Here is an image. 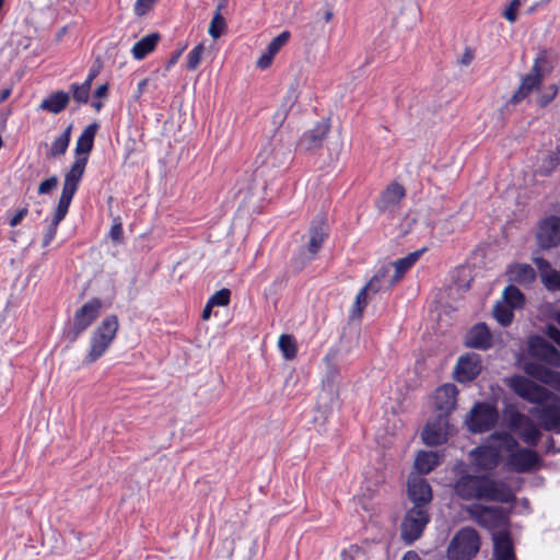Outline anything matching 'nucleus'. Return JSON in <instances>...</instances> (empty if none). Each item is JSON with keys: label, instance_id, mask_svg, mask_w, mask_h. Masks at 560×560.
Listing matches in <instances>:
<instances>
[{"label": "nucleus", "instance_id": "nucleus-1", "mask_svg": "<svg viewBox=\"0 0 560 560\" xmlns=\"http://www.w3.org/2000/svg\"><path fill=\"white\" fill-rule=\"evenodd\" d=\"M528 355L534 360H527L522 369L529 377L549 386L560 385V372L550 368H560V351L541 336H530L527 340Z\"/></svg>", "mask_w": 560, "mask_h": 560}, {"label": "nucleus", "instance_id": "nucleus-2", "mask_svg": "<svg viewBox=\"0 0 560 560\" xmlns=\"http://www.w3.org/2000/svg\"><path fill=\"white\" fill-rule=\"evenodd\" d=\"M489 441H500V446L509 452L506 466L510 470L523 474L536 468L540 463V457L532 448H518V442L508 432H494Z\"/></svg>", "mask_w": 560, "mask_h": 560}, {"label": "nucleus", "instance_id": "nucleus-3", "mask_svg": "<svg viewBox=\"0 0 560 560\" xmlns=\"http://www.w3.org/2000/svg\"><path fill=\"white\" fill-rule=\"evenodd\" d=\"M119 328L118 317L107 315L92 331L89 340V350L83 359L84 365H90L102 358L113 343Z\"/></svg>", "mask_w": 560, "mask_h": 560}, {"label": "nucleus", "instance_id": "nucleus-4", "mask_svg": "<svg viewBox=\"0 0 560 560\" xmlns=\"http://www.w3.org/2000/svg\"><path fill=\"white\" fill-rule=\"evenodd\" d=\"M505 384L515 395L532 404L542 405L552 397L549 389L524 375L515 374Z\"/></svg>", "mask_w": 560, "mask_h": 560}, {"label": "nucleus", "instance_id": "nucleus-5", "mask_svg": "<svg viewBox=\"0 0 560 560\" xmlns=\"http://www.w3.org/2000/svg\"><path fill=\"white\" fill-rule=\"evenodd\" d=\"M480 536L472 527H463L453 537L448 555L454 560H471L480 549Z\"/></svg>", "mask_w": 560, "mask_h": 560}, {"label": "nucleus", "instance_id": "nucleus-6", "mask_svg": "<svg viewBox=\"0 0 560 560\" xmlns=\"http://www.w3.org/2000/svg\"><path fill=\"white\" fill-rule=\"evenodd\" d=\"M102 301L93 298L78 308L73 315L72 326L65 332L69 342L73 343L96 320L102 310Z\"/></svg>", "mask_w": 560, "mask_h": 560}, {"label": "nucleus", "instance_id": "nucleus-7", "mask_svg": "<svg viewBox=\"0 0 560 560\" xmlns=\"http://www.w3.org/2000/svg\"><path fill=\"white\" fill-rule=\"evenodd\" d=\"M429 521L430 515L428 509H423L420 505L412 506L407 511L401 523V539L407 545L413 544L421 537Z\"/></svg>", "mask_w": 560, "mask_h": 560}, {"label": "nucleus", "instance_id": "nucleus-8", "mask_svg": "<svg viewBox=\"0 0 560 560\" xmlns=\"http://www.w3.org/2000/svg\"><path fill=\"white\" fill-rule=\"evenodd\" d=\"M497 408L489 402H477L467 419L468 429L472 433H483L491 430L498 422Z\"/></svg>", "mask_w": 560, "mask_h": 560}, {"label": "nucleus", "instance_id": "nucleus-9", "mask_svg": "<svg viewBox=\"0 0 560 560\" xmlns=\"http://www.w3.org/2000/svg\"><path fill=\"white\" fill-rule=\"evenodd\" d=\"M86 164L88 156L75 158L69 172H67L65 175L62 190L58 202H61L70 207L71 201L83 177Z\"/></svg>", "mask_w": 560, "mask_h": 560}, {"label": "nucleus", "instance_id": "nucleus-10", "mask_svg": "<svg viewBox=\"0 0 560 560\" xmlns=\"http://www.w3.org/2000/svg\"><path fill=\"white\" fill-rule=\"evenodd\" d=\"M469 512L475 521L487 529H500L508 525V515L500 506L476 505Z\"/></svg>", "mask_w": 560, "mask_h": 560}, {"label": "nucleus", "instance_id": "nucleus-11", "mask_svg": "<svg viewBox=\"0 0 560 560\" xmlns=\"http://www.w3.org/2000/svg\"><path fill=\"white\" fill-rule=\"evenodd\" d=\"M500 443L498 445L483 444L475 447L470 452L472 458V465L477 471H492L494 470L501 460Z\"/></svg>", "mask_w": 560, "mask_h": 560}, {"label": "nucleus", "instance_id": "nucleus-12", "mask_svg": "<svg viewBox=\"0 0 560 560\" xmlns=\"http://www.w3.org/2000/svg\"><path fill=\"white\" fill-rule=\"evenodd\" d=\"M480 480L478 500L501 503H510L514 500V493L505 482L490 479L487 476H480Z\"/></svg>", "mask_w": 560, "mask_h": 560}, {"label": "nucleus", "instance_id": "nucleus-13", "mask_svg": "<svg viewBox=\"0 0 560 560\" xmlns=\"http://www.w3.org/2000/svg\"><path fill=\"white\" fill-rule=\"evenodd\" d=\"M448 434V417L446 415L436 413L430 419L422 430L421 436L424 444L429 446H438L447 441Z\"/></svg>", "mask_w": 560, "mask_h": 560}, {"label": "nucleus", "instance_id": "nucleus-14", "mask_svg": "<svg viewBox=\"0 0 560 560\" xmlns=\"http://www.w3.org/2000/svg\"><path fill=\"white\" fill-rule=\"evenodd\" d=\"M536 237L540 248L556 247L560 243V218L550 215L544 219L539 223Z\"/></svg>", "mask_w": 560, "mask_h": 560}, {"label": "nucleus", "instance_id": "nucleus-15", "mask_svg": "<svg viewBox=\"0 0 560 560\" xmlns=\"http://www.w3.org/2000/svg\"><path fill=\"white\" fill-rule=\"evenodd\" d=\"M481 373V360L476 353H468L458 358L454 368V378L459 383L474 381Z\"/></svg>", "mask_w": 560, "mask_h": 560}, {"label": "nucleus", "instance_id": "nucleus-16", "mask_svg": "<svg viewBox=\"0 0 560 560\" xmlns=\"http://www.w3.org/2000/svg\"><path fill=\"white\" fill-rule=\"evenodd\" d=\"M408 497L413 503V506L420 505L423 509H428V505L432 501L431 486L422 477H410L408 479Z\"/></svg>", "mask_w": 560, "mask_h": 560}, {"label": "nucleus", "instance_id": "nucleus-17", "mask_svg": "<svg viewBox=\"0 0 560 560\" xmlns=\"http://www.w3.org/2000/svg\"><path fill=\"white\" fill-rule=\"evenodd\" d=\"M458 389L452 383H446L435 390L434 400L438 413L448 417L456 408Z\"/></svg>", "mask_w": 560, "mask_h": 560}, {"label": "nucleus", "instance_id": "nucleus-18", "mask_svg": "<svg viewBox=\"0 0 560 560\" xmlns=\"http://www.w3.org/2000/svg\"><path fill=\"white\" fill-rule=\"evenodd\" d=\"M466 346L478 350H488L492 347V335L485 323L472 326L466 335Z\"/></svg>", "mask_w": 560, "mask_h": 560}, {"label": "nucleus", "instance_id": "nucleus-19", "mask_svg": "<svg viewBox=\"0 0 560 560\" xmlns=\"http://www.w3.org/2000/svg\"><path fill=\"white\" fill-rule=\"evenodd\" d=\"M533 415L540 421L546 431H555L560 433V406L556 404L545 405L536 408Z\"/></svg>", "mask_w": 560, "mask_h": 560}, {"label": "nucleus", "instance_id": "nucleus-20", "mask_svg": "<svg viewBox=\"0 0 560 560\" xmlns=\"http://www.w3.org/2000/svg\"><path fill=\"white\" fill-rule=\"evenodd\" d=\"M329 131V124L325 120L317 122L313 129L303 133L299 141V145L307 151L322 147L324 139Z\"/></svg>", "mask_w": 560, "mask_h": 560}, {"label": "nucleus", "instance_id": "nucleus-21", "mask_svg": "<svg viewBox=\"0 0 560 560\" xmlns=\"http://www.w3.org/2000/svg\"><path fill=\"white\" fill-rule=\"evenodd\" d=\"M480 481V476L462 475L454 485V491L463 500H478Z\"/></svg>", "mask_w": 560, "mask_h": 560}, {"label": "nucleus", "instance_id": "nucleus-22", "mask_svg": "<svg viewBox=\"0 0 560 560\" xmlns=\"http://www.w3.org/2000/svg\"><path fill=\"white\" fill-rule=\"evenodd\" d=\"M544 80V74L535 72L530 69V72L523 77L521 85L510 98V104H518L525 100L533 91L539 89Z\"/></svg>", "mask_w": 560, "mask_h": 560}, {"label": "nucleus", "instance_id": "nucleus-23", "mask_svg": "<svg viewBox=\"0 0 560 560\" xmlns=\"http://www.w3.org/2000/svg\"><path fill=\"white\" fill-rule=\"evenodd\" d=\"M493 555L495 560H516L510 533L505 529L492 535Z\"/></svg>", "mask_w": 560, "mask_h": 560}, {"label": "nucleus", "instance_id": "nucleus-24", "mask_svg": "<svg viewBox=\"0 0 560 560\" xmlns=\"http://www.w3.org/2000/svg\"><path fill=\"white\" fill-rule=\"evenodd\" d=\"M328 237V228L323 217L315 219L310 228V242L307 250L315 256L322 248L324 242Z\"/></svg>", "mask_w": 560, "mask_h": 560}, {"label": "nucleus", "instance_id": "nucleus-25", "mask_svg": "<svg viewBox=\"0 0 560 560\" xmlns=\"http://www.w3.org/2000/svg\"><path fill=\"white\" fill-rule=\"evenodd\" d=\"M100 126L97 122H92L84 128L82 133L77 140L74 153L77 158L88 156L93 149L94 138Z\"/></svg>", "mask_w": 560, "mask_h": 560}, {"label": "nucleus", "instance_id": "nucleus-26", "mask_svg": "<svg viewBox=\"0 0 560 560\" xmlns=\"http://www.w3.org/2000/svg\"><path fill=\"white\" fill-rule=\"evenodd\" d=\"M405 195L406 191L402 185L398 183H392L382 194L381 200L378 202V209L385 211L392 207L397 206L405 197Z\"/></svg>", "mask_w": 560, "mask_h": 560}, {"label": "nucleus", "instance_id": "nucleus-27", "mask_svg": "<svg viewBox=\"0 0 560 560\" xmlns=\"http://www.w3.org/2000/svg\"><path fill=\"white\" fill-rule=\"evenodd\" d=\"M506 272L509 279L518 284H530L536 279V272L528 264L511 265Z\"/></svg>", "mask_w": 560, "mask_h": 560}, {"label": "nucleus", "instance_id": "nucleus-28", "mask_svg": "<svg viewBox=\"0 0 560 560\" xmlns=\"http://www.w3.org/2000/svg\"><path fill=\"white\" fill-rule=\"evenodd\" d=\"M160 38L161 36L159 33H150L142 37L133 45L131 49L132 57L136 60L144 59L150 52H152L155 49Z\"/></svg>", "mask_w": 560, "mask_h": 560}, {"label": "nucleus", "instance_id": "nucleus-29", "mask_svg": "<svg viewBox=\"0 0 560 560\" xmlns=\"http://www.w3.org/2000/svg\"><path fill=\"white\" fill-rule=\"evenodd\" d=\"M68 210H69V206L58 202L57 208L54 212L51 222L48 224V226L45 231V234L43 237V243H42L43 247L48 246L54 241V238L56 237V234H57L58 225L66 218Z\"/></svg>", "mask_w": 560, "mask_h": 560}, {"label": "nucleus", "instance_id": "nucleus-30", "mask_svg": "<svg viewBox=\"0 0 560 560\" xmlns=\"http://www.w3.org/2000/svg\"><path fill=\"white\" fill-rule=\"evenodd\" d=\"M70 95L65 91H57L44 98L40 108L52 114L61 113L69 104Z\"/></svg>", "mask_w": 560, "mask_h": 560}, {"label": "nucleus", "instance_id": "nucleus-31", "mask_svg": "<svg viewBox=\"0 0 560 560\" xmlns=\"http://www.w3.org/2000/svg\"><path fill=\"white\" fill-rule=\"evenodd\" d=\"M427 250L425 247L408 254L407 256L394 261L395 276L394 281H398L401 277L418 261L422 254Z\"/></svg>", "mask_w": 560, "mask_h": 560}, {"label": "nucleus", "instance_id": "nucleus-32", "mask_svg": "<svg viewBox=\"0 0 560 560\" xmlns=\"http://www.w3.org/2000/svg\"><path fill=\"white\" fill-rule=\"evenodd\" d=\"M439 455L435 452L420 451L415 459V468L420 474H429L439 465Z\"/></svg>", "mask_w": 560, "mask_h": 560}, {"label": "nucleus", "instance_id": "nucleus-33", "mask_svg": "<svg viewBox=\"0 0 560 560\" xmlns=\"http://www.w3.org/2000/svg\"><path fill=\"white\" fill-rule=\"evenodd\" d=\"M71 131H72V125H69L62 133L56 138L49 149V156L51 158H58L63 155L69 147L70 140H71Z\"/></svg>", "mask_w": 560, "mask_h": 560}, {"label": "nucleus", "instance_id": "nucleus-34", "mask_svg": "<svg viewBox=\"0 0 560 560\" xmlns=\"http://www.w3.org/2000/svg\"><path fill=\"white\" fill-rule=\"evenodd\" d=\"M278 347L285 360H293L298 354L296 340L292 335L282 334L279 337Z\"/></svg>", "mask_w": 560, "mask_h": 560}, {"label": "nucleus", "instance_id": "nucleus-35", "mask_svg": "<svg viewBox=\"0 0 560 560\" xmlns=\"http://www.w3.org/2000/svg\"><path fill=\"white\" fill-rule=\"evenodd\" d=\"M541 433L534 424L530 419H526V422L522 427V431L520 432V438L524 443L529 446H536L540 440Z\"/></svg>", "mask_w": 560, "mask_h": 560}, {"label": "nucleus", "instance_id": "nucleus-36", "mask_svg": "<svg viewBox=\"0 0 560 560\" xmlns=\"http://www.w3.org/2000/svg\"><path fill=\"white\" fill-rule=\"evenodd\" d=\"M504 304L513 307L521 308L525 303V296L518 288L513 284L508 285L503 291Z\"/></svg>", "mask_w": 560, "mask_h": 560}, {"label": "nucleus", "instance_id": "nucleus-37", "mask_svg": "<svg viewBox=\"0 0 560 560\" xmlns=\"http://www.w3.org/2000/svg\"><path fill=\"white\" fill-rule=\"evenodd\" d=\"M558 165H560V143L542 160L539 172L541 175H549Z\"/></svg>", "mask_w": 560, "mask_h": 560}, {"label": "nucleus", "instance_id": "nucleus-38", "mask_svg": "<svg viewBox=\"0 0 560 560\" xmlns=\"http://www.w3.org/2000/svg\"><path fill=\"white\" fill-rule=\"evenodd\" d=\"M513 307L504 304V303H498L493 307V316L498 320V323L506 327L509 326L514 317Z\"/></svg>", "mask_w": 560, "mask_h": 560}, {"label": "nucleus", "instance_id": "nucleus-39", "mask_svg": "<svg viewBox=\"0 0 560 560\" xmlns=\"http://www.w3.org/2000/svg\"><path fill=\"white\" fill-rule=\"evenodd\" d=\"M553 66L549 61V51L547 49H540L534 59L532 70L538 73H542L544 70L550 72Z\"/></svg>", "mask_w": 560, "mask_h": 560}, {"label": "nucleus", "instance_id": "nucleus-40", "mask_svg": "<svg viewBox=\"0 0 560 560\" xmlns=\"http://www.w3.org/2000/svg\"><path fill=\"white\" fill-rule=\"evenodd\" d=\"M505 419L508 422V427L512 431H517L526 422V419H529V418L516 409H511V410L506 411Z\"/></svg>", "mask_w": 560, "mask_h": 560}, {"label": "nucleus", "instance_id": "nucleus-41", "mask_svg": "<svg viewBox=\"0 0 560 560\" xmlns=\"http://www.w3.org/2000/svg\"><path fill=\"white\" fill-rule=\"evenodd\" d=\"M225 26L226 23L224 18L222 16V11H218L217 9L208 31L210 36L214 39L219 38Z\"/></svg>", "mask_w": 560, "mask_h": 560}, {"label": "nucleus", "instance_id": "nucleus-42", "mask_svg": "<svg viewBox=\"0 0 560 560\" xmlns=\"http://www.w3.org/2000/svg\"><path fill=\"white\" fill-rule=\"evenodd\" d=\"M72 97L78 104H86L90 97L91 89L88 84L72 83L70 85Z\"/></svg>", "mask_w": 560, "mask_h": 560}, {"label": "nucleus", "instance_id": "nucleus-43", "mask_svg": "<svg viewBox=\"0 0 560 560\" xmlns=\"http://www.w3.org/2000/svg\"><path fill=\"white\" fill-rule=\"evenodd\" d=\"M541 281L549 291H560V271L553 269L542 273Z\"/></svg>", "mask_w": 560, "mask_h": 560}, {"label": "nucleus", "instance_id": "nucleus-44", "mask_svg": "<svg viewBox=\"0 0 560 560\" xmlns=\"http://www.w3.org/2000/svg\"><path fill=\"white\" fill-rule=\"evenodd\" d=\"M205 50L203 44L196 45L187 55V69L196 70L201 61Z\"/></svg>", "mask_w": 560, "mask_h": 560}, {"label": "nucleus", "instance_id": "nucleus-45", "mask_svg": "<svg viewBox=\"0 0 560 560\" xmlns=\"http://www.w3.org/2000/svg\"><path fill=\"white\" fill-rule=\"evenodd\" d=\"M289 39L290 32L283 31L268 44L267 50L270 51V55L276 56L278 51L288 43Z\"/></svg>", "mask_w": 560, "mask_h": 560}, {"label": "nucleus", "instance_id": "nucleus-46", "mask_svg": "<svg viewBox=\"0 0 560 560\" xmlns=\"http://www.w3.org/2000/svg\"><path fill=\"white\" fill-rule=\"evenodd\" d=\"M339 375V371L337 366L329 365L327 381L324 382V392H329L331 396H334L336 399L338 398V392L337 387L335 386L334 382L335 378Z\"/></svg>", "mask_w": 560, "mask_h": 560}, {"label": "nucleus", "instance_id": "nucleus-47", "mask_svg": "<svg viewBox=\"0 0 560 560\" xmlns=\"http://www.w3.org/2000/svg\"><path fill=\"white\" fill-rule=\"evenodd\" d=\"M231 291L226 288H223L217 291L209 298L210 305L213 306H226L230 303Z\"/></svg>", "mask_w": 560, "mask_h": 560}, {"label": "nucleus", "instance_id": "nucleus-48", "mask_svg": "<svg viewBox=\"0 0 560 560\" xmlns=\"http://www.w3.org/2000/svg\"><path fill=\"white\" fill-rule=\"evenodd\" d=\"M558 94V86L556 84L549 85L546 91L538 97V105L546 107L549 105Z\"/></svg>", "mask_w": 560, "mask_h": 560}, {"label": "nucleus", "instance_id": "nucleus-49", "mask_svg": "<svg viewBox=\"0 0 560 560\" xmlns=\"http://www.w3.org/2000/svg\"><path fill=\"white\" fill-rule=\"evenodd\" d=\"M58 177L56 175L50 176L49 178L43 180L38 186L39 195L50 194L58 186Z\"/></svg>", "mask_w": 560, "mask_h": 560}, {"label": "nucleus", "instance_id": "nucleus-50", "mask_svg": "<svg viewBox=\"0 0 560 560\" xmlns=\"http://www.w3.org/2000/svg\"><path fill=\"white\" fill-rule=\"evenodd\" d=\"M124 230H122V223L120 221V218L114 219V224L110 228L109 231V237L117 243H120L122 241Z\"/></svg>", "mask_w": 560, "mask_h": 560}, {"label": "nucleus", "instance_id": "nucleus-51", "mask_svg": "<svg viewBox=\"0 0 560 560\" xmlns=\"http://www.w3.org/2000/svg\"><path fill=\"white\" fill-rule=\"evenodd\" d=\"M156 0H137L133 7L135 13L138 16H143L154 5Z\"/></svg>", "mask_w": 560, "mask_h": 560}, {"label": "nucleus", "instance_id": "nucleus-52", "mask_svg": "<svg viewBox=\"0 0 560 560\" xmlns=\"http://www.w3.org/2000/svg\"><path fill=\"white\" fill-rule=\"evenodd\" d=\"M366 288H362L355 296L354 310L359 316L362 314L363 308L366 306Z\"/></svg>", "mask_w": 560, "mask_h": 560}, {"label": "nucleus", "instance_id": "nucleus-53", "mask_svg": "<svg viewBox=\"0 0 560 560\" xmlns=\"http://www.w3.org/2000/svg\"><path fill=\"white\" fill-rule=\"evenodd\" d=\"M533 261L536 265L537 269L539 270L540 276L552 270L549 261L544 257H535Z\"/></svg>", "mask_w": 560, "mask_h": 560}, {"label": "nucleus", "instance_id": "nucleus-54", "mask_svg": "<svg viewBox=\"0 0 560 560\" xmlns=\"http://www.w3.org/2000/svg\"><path fill=\"white\" fill-rule=\"evenodd\" d=\"M27 213H28L27 208L20 209L15 214H13L11 217V219L9 220V225L11 228L19 225L22 222V220L26 217Z\"/></svg>", "mask_w": 560, "mask_h": 560}, {"label": "nucleus", "instance_id": "nucleus-55", "mask_svg": "<svg viewBox=\"0 0 560 560\" xmlns=\"http://www.w3.org/2000/svg\"><path fill=\"white\" fill-rule=\"evenodd\" d=\"M273 57L275 55H270V51L266 50L257 60V68L267 69L271 65Z\"/></svg>", "mask_w": 560, "mask_h": 560}, {"label": "nucleus", "instance_id": "nucleus-56", "mask_svg": "<svg viewBox=\"0 0 560 560\" xmlns=\"http://www.w3.org/2000/svg\"><path fill=\"white\" fill-rule=\"evenodd\" d=\"M100 70H101V66L100 65H93L90 70H89V73H88V77L85 78L84 82L82 84H88V86L91 89L92 86V83L94 81V79L100 73Z\"/></svg>", "mask_w": 560, "mask_h": 560}, {"label": "nucleus", "instance_id": "nucleus-57", "mask_svg": "<svg viewBox=\"0 0 560 560\" xmlns=\"http://www.w3.org/2000/svg\"><path fill=\"white\" fill-rule=\"evenodd\" d=\"M547 336L560 347V329L555 326H548Z\"/></svg>", "mask_w": 560, "mask_h": 560}, {"label": "nucleus", "instance_id": "nucleus-58", "mask_svg": "<svg viewBox=\"0 0 560 560\" xmlns=\"http://www.w3.org/2000/svg\"><path fill=\"white\" fill-rule=\"evenodd\" d=\"M363 288H366V291L376 293L381 288L378 276H374Z\"/></svg>", "mask_w": 560, "mask_h": 560}, {"label": "nucleus", "instance_id": "nucleus-59", "mask_svg": "<svg viewBox=\"0 0 560 560\" xmlns=\"http://www.w3.org/2000/svg\"><path fill=\"white\" fill-rule=\"evenodd\" d=\"M503 16L511 23H514L517 20V10L511 8L510 5L503 12Z\"/></svg>", "mask_w": 560, "mask_h": 560}, {"label": "nucleus", "instance_id": "nucleus-60", "mask_svg": "<svg viewBox=\"0 0 560 560\" xmlns=\"http://www.w3.org/2000/svg\"><path fill=\"white\" fill-rule=\"evenodd\" d=\"M108 92V84H102L94 91V97L102 98L106 97Z\"/></svg>", "mask_w": 560, "mask_h": 560}, {"label": "nucleus", "instance_id": "nucleus-61", "mask_svg": "<svg viewBox=\"0 0 560 560\" xmlns=\"http://www.w3.org/2000/svg\"><path fill=\"white\" fill-rule=\"evenodd\" d=\"M472 59H474V54L469 49H466V51L462 56L459 62L463 66H468L472 61Z\"/></svg>", "mask_w": 560, "mask_h": 560}, {"label": "nucleus", "instance_id": "nucleus-62", "mask_svg": "<svg viewBox=\"0 0 560 560\" xmlns=\"http://www.w3.org/2000/svg\"><path fill=\"white\" fill-rule=\"evenodd\" d=\"M401 560H422V559L416 551L409 550L402 556Z\"/></svg>", "mask_w": 560, "mask_h": 560}, {"label": "nucleus", "instance_id": "nucleus-63", "mask_svg": "<svg viewBox=\"0 0 560 560\" xmlns=\"http://www.w3.org/2000/svg\"><path fill=\"white\" fill-rule=\"evenodd\" d=\"M214 307L213 305H210V302L208 301L203 311H202V318L208 319L211 316V310Z\"/></svg>", "mask_w": 560, "mask_h": 560}, {"label": "nucleus", "instance_id": "nucleus-64", "mask_svg": "<svg viewBox=\"0 0 560 560\" xmlns=\"http://www.w3.org/2000/svg\"><path fill=\"white\" fill-rule=\"evenodd\" d=\"M180 52H177L176 55H174L167 62V66H166V69L168 70L171 67H173L176 62H177V59L179 57Z\"/></svg>", "mask_w": 560, "mask_h": 560}]
</instances>
